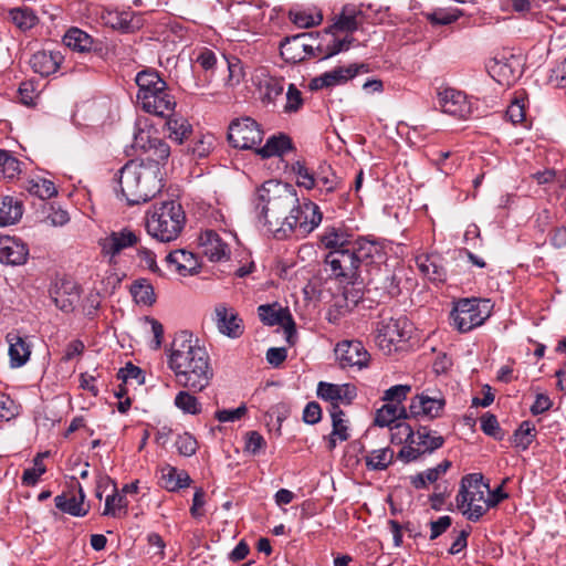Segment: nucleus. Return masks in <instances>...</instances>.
<instances>
[{"instance_id": "f257e3e1", "label": "nucleus", "mask_w": 566, "mask_h": 566, "mask_svg": "<svg viewBox=\"0 0 566 566\" xmlns=\"http://www.w3.org/2000/svg\"><path fill=\"white\" fill-rule=\"evenodd\" d=\"M177 385L200 392L213 378V369L207 350L185 331L176 334L168 359Z\"/></svg>"}, {"instance_id": "f03ea898", "label": "nucleus", "mask_w": 566, "mask_h": 566, "mask_svg": "<svg viewBox=\"0 0 566 566\" xmlns=\"http://www.w3.org/2000/svg\"><path fill=\"white\" fill-rule=\"evenodd\" d=\"M256 209L264 219L268 230L276 239H285L295 230V211L298 197L296 190L290 184L269 180L259 190Z\"/></svg>"}, {"instance_id": "7ed1b4c3", "label": "nucleus", "mask_w": 566, "mask_h": 566, "mask_svg": "<svg viewBox=\"0 0 566 566\" xmlns=\"http://www.w3.org/2000/svg\"><path fill=\"white\" fill-rule=\"evenodd\" d=\"M160 167L145 161H128L118 171L122 196L129 206L149 201L163 188Z\"/></svg>"}, {"instance_id": "20e7f679", "label": "nucleus", "mask_w": 566, "mask_h": 566, "mask_svg": "<svg viewBox=\"0 0 566 566\" xmlns=\"http://www.w3.org/2000/svg\"><path fill=\"white\" fill-rule=\"evenodd\" d=\"M186 223V214L180 203L170 200L156 203L146 214V230L160 242L176 240Z\"/></svg>"}, {"instance_id": "39448f33", "label": "nucleus", "mask_w": 566, "mask_h": 566, "mask_svg": "<svg viewBox=\"0 0 566 566\" xmlns=\"http://www.w3.org/2000/svg\"><path fill=\"white\" fill-rule=\"evenodd\" d=\"M486 493H490V486L483 482L482 474H468L461 480L457 505L463 515L470 521L476 522L489 509Z\"/></svg>"}, {"instance_id": "423d86ee", "label": "nucleus", "mask_w": 566, "mask_h": 566, "mask_svg": "<svg viewBox=\"0 0 566 566\" xmlns=\"http://www.w3.org/2000/svg\"><path fill=\"white\" fill-rule=\"evenodd\" d=\"M361 245L331 251L325 259L336 279L347 283H355L361 262Z\"/></svg>"}, {"instance_id": "0eeeda50", "label": "nucleus", "mask_w": 566, "mask_h": 566, "mask_svg": "<svg viewBox=\"0 0 566 566\" xmlns=\"http://www.w3.org/2000/svg\"><path fill=\"white\" fill-rule=\"evenodd\" d=\"M262 138L263 132L259 124L250 117L234 119L229 126L228 139L235 148L252 149Z\"/></svg>"}, {"instance_id": "6e6552de", "label": "nucleus", "mask_w": 566, "mask_h": 566, "mask_svg": "<svg viewBox=\"0 0 566 566\" xmlns=\"http://www.w3.org/2000/svg\"><path fill=\"white\" fill-rule=\"evenodd\" d=\"M409 322L406 317L399 318H382L377 323L376 327V342L382 349L390 350V346L395 343L401 342L408 337Z\"/></svg>"}, {"instance_id": "1a4fd4ad", "label": "nucleus", "mask_w": 566, "mask_h": 566, "mask_svg": "<svg viewBox=\"0 0 566 566\" xmlns=\"http://www.w3.org/2000/svg\"><path fill=\"white\" fill-rule=\"evenodd\" d=\"M520 57L502 54L491 59L486 64L489 74L501 85H511L522 73Z\"/></svg>"}, {"instance_id": "9d476101", "label": "nucleus", "mask_w": 566, "mask_h": 566, "mask_svg": "<svg viewBox=\"0 0 566 566\" xmlns=\"http://www.w3.org/2000/svg\"><path fill=\"white\" fill-rule=\"evenodd\" d=\"M438 104L443 113L460 119L468 118L472 113V104L468 96L451 87L438 92Z\"/></svg>"}, {"instance_id": "9b49d317", "label": "nucleus", "mask_w": 566, "mask_h": 566, "mask_svg": "<svg viewBox=\"0 0 566 566\" xmlns=\"http://www.w3.org/2000/svg\"><path fill=\"white\" fill-rule=\"evenodd\" d=\"M260 319L269 325H281L284 328L286 340L294 345L296 339V329L294 319L287 308H275V305H261L258 308Z\"/></svg>"}, {"instance_id": "f8f14e48", "label": "nucleus", "mask_w": 566, "mask_h": 566, "mask_svg": "<svg viewBox=\"0 0 566 566\" xmlns=\"http://www.w3.org/2000/svg\"><path fill=\"white\" fill-rule=\"evenodd\" d=\"M478 307L475 300L464 298L458 302L452 317L455 327L461 333L469 332L473 327L483 324L485 316L481 315Z\"/></svg>"}, {"instance_id": "ddd939ff", "label": "nucleus", "mask_w": 566, "mask_h": 566, "mask_svg": "<svg viewBox=\"0 0 566 566\" xmlns=\"http://www.w3.org/2000/svg\"><path fill=\"white\" fill-rule=\"evenodd\" d=\"M138 242L137 235L129 229L124 228L119 231H112L105 238L98 240L101 252L109 258L112 263L114 258L124 249L135 245Z\"/></svg>"}, {"instance_id": "4468645a", "label": "nucleus", "mask_w": 566, "mask_h": 566, "mask_svg": "<svg viewBox=\"0 0 566 566\" xmlns=\"http://www.w3.org/2000/svg\"><path fill=\"white\" fill-rule=\"evenodd\" d=\"M446 400L441 395L431 396L428 391L415 396L409 405L410 417H428L434 419L441 416Z\"/></svg>"}, {"instance_id": "2eb2a0df", "label": "nucleus", "mask_w": 566, "mask_h": 566, "mask_svg": "<svg viewBox=\"0 0 566 566\" xmlns=\"http://www.w3.org/2000/svg\"><path fill=\"white\" fill-rule=\"evenodd\" d=\"M292 216L296 221L294 232L303 237L312 232L322 221V213L318 206L312 201H305L302 205L297 201Z\"/></svg>"}, {"instance_id": "dca6fc26", "label": "nucleus", "mask_w": 566, "mask_h": 566, "mask_svg": "<svg viewBox=\"0 0 566 566\" xmlns=\"http://www.w3.org/2000/svg\"><path fill=\"white\" fill-rule=\"evenodd\" d=\"M148 95L150 96H145V99H138L142 108L145 112L159 117H166L174 113L176 107V99L167 87L160 90V93L154 91Z\"/></svg>"}, {"instance_id": "f3484780", "label": "nucleus", "mask_w": 566, "mask_h": 566, "mask_svg": "<svg viewBox=\"0 0 566 566\" xmlns=\"http://www.w3.org/2000/svg\"><path fill=\"white\" fill-rule=\"evenodd\" d=\"M336 356L343 367H365L369 360V354L359 342H343L337 344Z\"/></svg>"}, {"instance_id": "a211bd4d", "label": "nucleus", "mask_w": 566, "mask_h": 566, "mask_svg": "<svg viewBox=\"0 0 566 566\" xmlns=\"http://www.w3.org/2000/svg\"><path fill=\"white\" fill-rule=\"evenodd\" d=\"M199 242L202 249V253L211 262H220L229 259V247L226 242H223L217 232L212 230H206L200 234Z\"/></svg>"}, {"instance_id": "6ab92c4d", "label": "nucleus", "mask_w": 566, "mask_h": 566, "mask_svg": "<svg viewBox=\"0 0 566 566\" xmlns=\"http://www.w3.org/2000/svg\"><path fill=\"white\" fill-rule=\"evenodd\" d=\"M218 331L230 337L238 338L243 334L242 319L235 312L220 304L214 308Z\"/></svg>"}, {"instance_id": "aec40b11", "label": "nucleus", "mask_w": 566, "mask_h": 566, "mask_svg": "<svg viewBox=\"0 0 566 566\" xmlns=\"http://www.w3.org/2000/svg\"><path fill=\"white\" fill-rule=\"evenodd\" d=\"M313 33H301L285 38L280 44L281 56L290 63H300L305 60L306 40H310Z\"/></svg>"}, {"instance_id": "412c9836", "label": "nucleus", "mask_w": 566, "mask_h": 566, "mask_svg": "<svg viewBox=\"0 0 566 566\" xmlns=\"http://www.w3.org/2000/svg\"><path fill=\"white\" fill-rule=\"evenodd\" d=\"M29 250L24 243L11 238L0 237V262L20 265L27 261Z\"/></svg>"}, {"instance_id": "4be33fe9", "label": "nucleus", "mask_w": 566, "mask_h": 566, "mask_svg": "<svg viewBox=\"0 0 566 566\" xmlns=\"http://www.w3.org/2000/svg\"><path fill=\"white\" fill-rule=\"evenodd\" d=\"M361 11L354 4H345L342 11L334 17V23L326 29L327 33L354 32L361 23Z\"/></svg>"}, {"instance_id": "5701e85b", "label": "nucleus", "mask_w": 566, "mask_h": 566, "mask_svg": "<svg viewBox=\"0 0 566 566\" xmlns=\"http://www.w3.org/2000/svg\"><path fill=\"white\" fill-rule=\"evenodd\" d=\"M77 492H67L56 495L54 499L55 506L70 515L73 516H85L88 512V507L84 506L85 494L80 483H76Z\"/></svg>"}, {"instance_id": "b1692460", "label": "nucleus", "mask_w": 566, "mask_h": 566, "mask_svg": "<svg viewBox=\"0 0 566 566\" xmlns=\"http://www.w3.org/2000/svg\"><path fill=\"white\" fill-rule=\"evenodd\" d=\"M51 297L56 307L69 313L73 311L80 295L74 283L62 281L61 283H56L51 290Z\"/></svg>"}, {"instance_id": "393cba45", "label": "nucleus", "mask_w": 566, "mask_h": 566, "mask_svg": "<svg viewBox=\"0 0 566 566\" xmlns=\"http://www.w3.org/2000/svg\"><path fill=\"white\" fill-rule=\"evenodd\" d=\"M358 73V69L355 65L348 67H336L329 72L322 74L311 81L310 87L312 90H318L323 87H329L342 84L349 78H353Z\"/></svg>"}, {"instance_id": "a878e982", "label": "nucleus", "mask_w": 566, "mask_h": 566, "mask_svg": "<svg viewBox=\"0 0 566 566\" xmlns=\"http://www.w3.org/2000/svg\"><path fill=\"white\" fill-rule=\"evenodd\" d=\"M166 261L167 263L175 265L176 271L182 276L195 275L200 270L197 256L186 250H176L170 252L166 256Z\"/></svg>"}, {"instance_id": "bb28decb", "label": "nucleus", "mask_w": 566, "mask_h": 566, "mask_svg": "<svg viewBox=\"0 0 566 566\" xmlns=\"http://www.w3.org/2000/svg\"><path fill=\"white\" fill-rule=\"evenodd\" d=\"M7 342L9 343V356L11 365L13 367L23 366L31 355L30 346L27 339L23 338L19 333L11 332L7 335Z\"/></svg>"}, {"instance_id": "cd10ccee", "label": "nucleus", "mask_w": 566, "mask_h": 566, "mask_svg": "<svg viewBox=\"0 0 566 566\" xmlns=\"http://www.w3.org/2000/svg\"><path fill=\"white\" fill-rule=\"evenodd\" d=\"M61 54L59 52L40 51L32 55L30 60L31 67L35 73L48 76L56 72L61 63Z\"/></svg>"}, {"instance_id": "c85d7f7f", "label": "nucleus", "mask_w": 566, "mask_h": 566, "mask_svg": "<svg viewBox=\"0 0 566 566\" xmlns=\"http://www.w3.org/2000/svg\"><path fill=\"white\" fill-rule=\"evenodd\" d=\"M136 84L138 86L137 99H145L150 92L160 93V90L166 88V82L156 71L139 72L136 76Z\"/></svg>"}, {"instance_id": "c756f323", "label": "nucleus", "mask_w": 566, "mask_h": 566, "mask_svg": "<svg viewBox=\"0 0 566 566\" xmlns=\"http://www.w3.org/2000/svg\"><path fill=\"white\" fill-rule=\"evenodd\" d=\"M410 417L409 409L407 410L399 403H385L376 412L375 424L379 427H388L398 419H406Z\"/></svg>"}, {"instance_id": "7c9ffc66", "label": "nucleus", "mask_w": 566, "mask_h": 566, "mask_svg": "<svg viewBox=\"0 0 566 566\" xmlns=\"http://www.w3.org/2000/svg\"><path fill=\"white\" fill-rule=\"evenodd\" d=\"M419 271L433 282H443L446 280V270L439 263L437 256L420 255L416 259Z\"/></svg>"}, {"instance_id": "2f4dec72", "label": "nucleus", "mask_w": 566, "mask_h": 566, "mask_svg": "<svg viewBox=\"0 0 566 566\" xmlns=\"http://www.w3.org/2000/svg\"><path fill=\"white\" fill-rule=\"evenodd\" d=\"M321 242L326 249H331V251L360 244L359 242H353L348 233L336 228L327 229L322 235Z\"/></svg>"}, {"instance_id": "473e14b6", "label": "nucleus", "mask_w": 566, "mask_h": 566, "mask_svg": "<svg viewBox=\"0 0 566 566\" xmlns=\"http://www.w3.org/2000/svg\"><path fill=\"white\" fill-rule=\"evenodd\" d=\"M165 118H167L165 127L168 130V137L171 140L181 144L191 134V125L186 118L181 116H175L174 113L166 116Z\"/></svg>"}, {"instance_id": "72a5a7b5", "label": "nucleus", "mask_w": 566, "mask_h": 566, "mask_svg": "<svg viewBox=\"0 0 566 566\" xmlns=\"http://www.w3.org/2000/svg\"><path fill=\"white\" fill-rule=\"evenodd\" d=\"M191 482L189 474L184 470H177L171 465H166L161 470V483L168 491H177L188 486Z\"/></svg>"}, {"instance_id": "f704fd0d", "label": "nucleus", "mask_w": 566, "mask_h": 566, "mask_svg": "<svg viewBox=\"0 0 566 566\" xmlns=\"http://www.w3.org/2000/svg\"><path fill=\"white\" fill-rule=\"evenodd\" d=\"M22 203L13 197L6 196L0 202V226H10L18 222L22 217Z\"/></svg>"}, {"instance_id": "c9c22d12", "label": "nucleus", "mask_w": 566, "mask_h": 566, "mask_svg": "<svg viewBox=\"0 0 566 566\" xmlns=\"http://www.w3.org/2000/svg\"><path fill=\"white\" fill-rule=\"evenodd\" d=\"M64 44L70 48L73 51H77L81 53L90 52L93 48V39L91 35H88L86 32L77 29L72 28L70 29L64 38H63Z\"/></svg>"}, {"instance_id": "e433bc0d", "label": "nucleus", "mask_w": 566, "mask_h": 566, "mask_svg": "<svg viewBox=\"0 0 566 566\" xmlns=\"http://www.w3.org/2000/svg\"><path fill=\"white\" fill-rule=\"evenodd\" d=\"M291 148V139L286 135H279L270 137L265 145L261 148H258L255 151L263 158H269L272 156H281Z\"/></svg>"}, {"instance_id": "4c0bfd02", "label": "nucleus", "mask_w": 566, "mask_h": 566, "mask_svg": "<svg viewBox=\"0 0 566 566\" xmlns=\"http://www.w3.org/2000/svg\"><path fill=\"white\" fill-rule=\"evenodd\" d=\"M11 22L21 31H27L38 23V17L32 9L22 7L9 10Z\"/></svg>"}, {"instance_id": "58836bf2", "label": "nucleus", "mask_w": 566, "mask_h": 566, "mask_svg": "<svg viewBox=\"0 0 566 566\" xmlns=\"http://www.w3.org/2000/svg\"><path fill=\"white\" fill-rule=\"evenodd\" d=\"M416 442L419 451L423 454L426 452H433L443 446L444 439L441 436H431L427 428H421L415 434Z\"/></svg>"}, {"instance_id": "ea45409f", "label": "nucleus", "mask_w": 566, "mask_h": 566, "mask_svg": "<svg viewBox=\"0 0 566 566\" xmlns=\"http://www.w3.org/2000/svg\"><path fill=\"white\" fill-rule=\"evenodd\" d=\"M366 465L370 470H385L394 460V451L390 448L373 450L366 457Z\"/></svg>"}, {"instance_id": "a19ab883", "label": "nucleus", "mask_w": 566, "mask_h": 566, "mask_svg": "<svg viewBox=\"0 0 566 566\" xmlns=\"http://www.w3.org/2000/svg\"><path fill=\"white\" fill-rule=\"evenodd\" d=\"M329 413L332 417L333 436L337 437L339 441L348 440V426L344 411L339 408L338 405L334 403V406L329 409Z\"/></svg>"}, {"instance_id": "79ce46f5", "label": "nucleus", "mask_w": 566, "mask_h": 566, "mask_svg": "<svg viewBox=\"0 0 566 566\" xmlns=\"http://www.w3.org/2000/svg\"><path fill=\"white\" fill-rule=\"evenodd\" d=\"M191 392L189 389L179 391L175 397L174 403L185 413L198 415L201 411V405Z\"/></svg>"}, {"instance_id": "37998d69", "label": "nucleus", "mask_w": 566, "mask_h": 566, "mask_svg": "<svg viewBox=\"0 0 566 566\" xmlns=\"http://www.w3.org/2000/svg\"><path fill=\"white\" fill-rule=\"evenodd\" d=\"M145 154L147 155L144 160L145 164H156L159 166L161 161L168 159L170 155V147L163 139L156 137L151 143V147H149Z\"/></svg>"}, {"instance_id": "c03bdc74", "label": "nucleus", "mask_w": 566, "mask_h": 566, "mask_svg": "<svg viewBox=\"0 0 566 566\" xmlns=\"http://www.w3.org/2000/svg\"><path fill=\"white\" fill-rule=\"evenodd\" d=\"M292 172H294L297 176L296 185L298 187H303L307 190L313 189L316 186V178L311 171L304 161H295L291 166Z\"/></svg>"}, {"instance_id": "a18cd8bd", "label": "nucleus", "mask_w": 566, "mask_h": 566, "mask_svg": "<svg viewBox=\"0 0 566 566\" xmlns=\"http://www.w3.org/2000/svg\"><path fill=\"white\" fill-rule=\"evenodd\" d=\"M130 292L139 304L151 305L155 302L154 289L146 280L136 281L132 285Z\"/></svg>"}, {"instance_id": "49530a36", "label": "nucleus", "mask_w": 566, "mask_h": 566, "mask_svg": "<svg viewBox=\"0 0 566 566\" xmlns=\"http://www.w3.org/2000/svg\"><path fill=\"white\" fill-rule=\"evenodd\" d=\"M20 171V161L9 151L0 149V177L12 179Z\"/></svg>"}, {"instance_id": "de8ad7c7", "label": "nucleus", "mask_w": 566, "mask_h": 566, "mask_svg": "<svg viewBox=\"0 0 566 566\" xmlns=\"http://www.w3.org/2000/svg\"><path fill=\"white\" fill-rule=\"evenodd\" d=\"M462 12L459 9H436L427 13V19L437 25H448L459 19Z\"/></svg>"}, {"instance_id": "09e8293b", "label": "nucleus", "mask_w": 566, "mask_h": 566, "mask_svg": "<svg viewBox=\"0 0 566 566\" xmlns=\"http://www.w3.org/2000/svg\"><path fill=\"white\" fill-rule=\"evenodd\" d=\"M390 440L395 444H401L416 442L415 432L412 428L406 422H398L395 426L390 427Z\"/></svg>"}, {"instance_id": "8fccbe9b", "label": "nucleus", "mask_w": 566, "mask_h": 566, "mask_svg": "<svg viewBox=\"0 0 566 566\" xmlns=\"http://www.w3.org/2000/svg\"><path fill=\"white\" fill-rule=\"evenodd\" d=\"M48 455L45 453H39L33 459V468L27 469L22 475V482L27 485H34L39 478L45 472V465L43 464V458Z\"/></svg>"}, {"instance_id": "3c124183", "label": "nucleus", "mask_w": 566, "mask_h": 566, "mask_svg": "<svg viewBox=\"0 0 566 566\" xmlns=\"http://www.w3.org/2000/svg\"><path fill=\"white\" fill-rule=\"evenodd\" d=\"M291 20L300 28L308 29L321 24L323 15L321 12L310 13L306 11L291 12Z\"/></svg>"}, {"instance_id": "603ef678", "label": "nucleus", "mask_w": 566, "mask_h": 566, "mask_svg": "<svg viewBox=\"0 0 566 566\" xmlns=\"http://www.w3.org/2000/svg\"><path fill=\"white\" fill-rule=\"evenodd\" d=\"M105 20L113 29L120 30L123 32H129L133 30L130 14L128 12H108Z\"/></svg>"}, {"instance_id": "864d4df0", "label": "nucleus", "mask_w": 566, "mask_h": 566, "mask_svg": "<svg viewBox=\"0 0 566 566\" xmlns=\"http://www.w3.org/2000/svg\"><path fill=\"white\" fill-rule=\"evenodd\" d=\"M535 427L530 421H523L514 432V442L525 450L534 438Z\"/></svg>"}, {"instance_id": "5fc2aeb1", "label": "nucleus", "mask_w": 566, "mask_h": 566, "mask_svg": "<svg viewBox=\"0 0 566 566\" xmlns=\"http://www.w3.org/2000/svg\"><path fill=\"white\" fill-rule=\"evenodd\" d=\"M175 446L179 454L185 457L193 455L198 449L197 440L188 432L178 436Z\"/></svg>"}, {"instance_id": "6e6d98bb", "label": "nucleus", "mask_w": 566, "mask_h": 566, "mask_svg": "<svg viewBox=\"0 0 566 566\" xmlns=\"http://www.w3.org/2000/svg\"><path fill=\"white\" fill-rule=\"evenodd\" d=\"M411 391V386L409 385H396L390 387L384 392L382 400L387 403H399L407 398L408 394Z\"/></svg>"}, {"instance_id": "4d7b16f0", "label": "nucleus", "mask_w": 566, "mask_h": 566, "mask_svg": "<svg viewBox=\"0 0 566 566\" xmlns=\"http://www.w3.org/2000/svg\"><path fill=\"white\" fill-rule=\"evenodd\" d=\"M481 429L485 434L491 436L494 439H503L504 433L500 428L496 417L492 413H485L481 417Z\"/></svg>"}, {"instance_id": "13d9d810", "label": "nucleus", "mask_w": 566, "mask_h": 566, "mask_svg": "<svg viewBox=\"0 0 566 566\" xmlns=\"http://www.w3.org/2000/svg\"><path fill=\"white\" fill-rule=\"evenodd\" d=\"M317 396L324 400L331 401V407H333L334 403L338 405V385L321 381L317 386Z\"/></svg>"}, {"instance_id": "bf43d9fd", "label": "nucleus", "mask_w": 566, "mask_h": 566, "mask_svg": "<svg viewBox=\"0 0 566 566\" xmlns=\"http://www.w3.org/2000/svg\"><path fill=\"white\" fill-rule=\"evenodd\" d=\"M155 138H156V136L151 135L150 129L139 128L137 130V133H135V135H134V140H133L132 146L136 150H140L145 154L146 150L149 149V147H151V143L154 142Z\"/></svg>"}, {"instance_id": "052dcab7", "label": "nucleus", "mask_w": 566, "mask_h": 566, "mask_svg": "<svg viewBox=\"0 0 566 566\" xmlns=\"http://www.w3.org/2000/svg\"><path fill=\"white\" fill-rule=\"evenodd\" d=\"M303 105L302 93L294 84H290L286 93V104L284 111L286 113L297 112Z\"/></svg>"}, {"instance_id": "680f3d73", "label": "nucleus", "mask_w": 566, "mask_h": 566, "mask_svg": "<svg viewBox=\"0 0 566 566\" xmlns=\"http://www.w3.org/2000/svg\"><path fill=\"white\" fill-rule=\"evenodd\" d=\"M128 505V502L123 494H113L108 495L105 501V509L103 512V515H116V510L126 509Z\"/></svg>"}, {"instance_id": "e2e57ef3", "label": "nucleus", "mask_w": 566, "mask_h": 566, "mask_svg": "<svg viewBox=\"0 0 566 566\" xmlns=\"http://www.w3.org/2000/svg\"><path fill=\"white\" fill-rule=\"evenodd\" d=\"M30 191L41 199H49L56 195V188L54 184L46 179H40L32 185Z\"/></svg>"}, {"instance_id": "0e129e2a", "label": "nucleus", "mask_w": 566, "mask_h": 566, "mask_svg": "<svg viewBox=\"0 0 566 566\" xmlns=\"http://www.w3.org/2000/svg\"><path fill=\"white\" fill-rule=\"evenodd\" d=\"M118 378L124 382H127L130 379H135L138 384L144 382L142 369L132 364H128L125 368H122L118 371Z\"/></svg>"}, {"instance_id": "69168bd1", "label": "nucleus", "mask_w": 566, "mask_h": 566, "mask_svg": "<svg viewBox=\"0 0 566 566\" xmlns=\"http://www.w3.org/2000/svg\"><path fill=\"white\" fill-rule=\"evenodd\" d=\"M322 418V409L315 401L308 402L303 411V420L306 423L315 424Z\"/></svg>"}, {"instance_id": "338daca9", "label": "nucleus", "mask_w": 566, "mask_h": 566, "mask_svg": "<svg viewBox=\"0 0 566 566\" xmlns=\"http://www.w3.org/2000/svg\"><path fill=\"white\" fill-rule=\"evenodd\" d=\"M70 218L65 210L51 208L45 217V222L53 227H62L69 222Z\"/></svg>"}, {"instance_id": "774afa93", "label": "nucleus", "mask_w": 566, "mask_h": 566, "mask_svg": "<svg viewBox=\"0 0 566 566\" xmlns=\"http://www.w3.org/2000/svg\"><path fill=\"white\" fill-rule=\"evenodd\" d=\"M452 520L450 516H441L437 521L430 522V539H436L451 526Z\"/></svg>"}]
</instances>
